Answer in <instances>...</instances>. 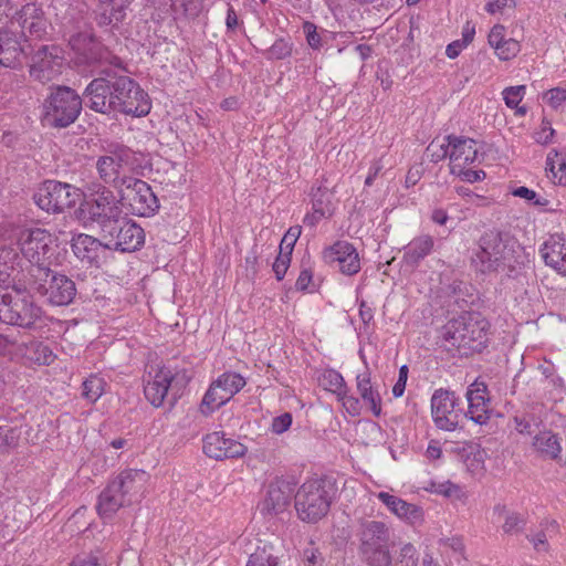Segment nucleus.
<instances>
[{
    "mask_svg": "<svg viewBox=\"0 0 566 566\" xmlns=\"http://www.w3.org/2000/svg\"><path fill=\"white\" fill-rule=\"evenodd\" d=\"M125 72L119 57L111 53L101 55L93 70L96 77L83 92L85 106L103 115L113 113L133 117L148 115L151 109L148 93Z\"/></svg>",
    "mask_w": 566,
    "mask_h": 566,
    "instance_id": "f257e3e1",
    "label": "nucleus"
},
{
    "mask_svg": "<svg viewBox=\"0 0 566 566\" xmlns=\"http://www.w3.org/2000/svg\"><path fill=\"white\" fill-rule=\"evenodd\" d=\"M13 290L19 294L38 297L52 306L70 305L77 293L76 284L71 277L51 268L39 266L23 273Z\"/></svg>",
    "mask_w": 566,
    "mask_h": 566,
    "instance_id": "f03ea898",
    "label": "nucleus"
},
{
    "mask_svg": "<svg viewBox=\"0 0 566 566\" xmlns=\"http://www.w3.org/2000/svg\"><path fill=\"white\" fill-rule=\"evenodd\" d=\"M521 256L522 248L517 240L507 231L493 229L480 238L473 262L482 273L505 269L513 272Z\"/></svg>",
    "mask_w": 566,
    "mask_h": 566,
    "instance_id": "7ed1b4c3",
    "label": "nucleus"
},
{
    "mask_svg": "<svg viewBox=\"0 0 566 566\" xmlns=\"http://www.w3.org/2000/svg\"><path fill=\"white\" fill-rule=\"evenodd\" d=\"M90 195L84 198L76 210L77 219L85 227H96L102 232H109L123 213L124 193L116 197L105 185L94 182L88 187Z\"/></svg>",
    "mask_w": 566,
    "mask_h": 566,
    "instance_id": "20e7f679",
    "label": "nucleus"
},
{
    "mask_svg": "<svg viewBox=\"0 0 566 566\" xmlns=\"http://www.w3.org/2000/svg\"><path fill=\"white\" fill-rule=\"evenodd\" d=\"M338 488L335 479L323 475L307 479L294 495L298 517L316 523L327 515Z\"/></svg>",
    "mask_w": 566,
    "mask_h": 566,
    "instance_id": "39448f33",
    "label": "nucleus"
},
{
    "mask_svg": "<svg viewBox=\"0 0 566 566\" xmlns=\"http://www.w3.org/2000/svg\"><path fill=\"white\" fill-rule=\"evenodd\" d=\"M84 95L66 85H55L49 88L41 106V122L50 128H66L78 118Z\"/></svg>",
    "mask_w": 566,
    "mask_h": 566,
    "instance_id": "423d86ee",
    "label": "nucleus"
},
{
    "mask_svg": "<svg viewBox=\"0 0 566 566\" xmlns=\"http://www.w3.org/2000/svg\"><path fill=\"white\" fill-rule=\"evenodd\" d=\"M489 327L480 312H464L442 327L441 337L444 346L480 352L488 340Z\"/></svg>",
    "mask_w": 566,
    "mask_h": 566,
    "instance_id": "0eeeda50",
    "label": "nucleus"
},
{
    "mask_svg": "<svg viewBox=\"0 0 566 566\" xmlns=\"http://www.w3.org/2000/svg\"><path fill=\"white\" fill-rule=\"evenodd\" d=\"M356 536L359 541L358 553L364 563L368 566L391 565V531L386 523L375 520H361Z\"/></svg>",
    "mask_w": 566,
    "mask_h": 566,
    "instance_id": "6e6552de",
    "label": "nucleus"
},
{
    "mask_svg": "<svg viewBox=\"0 0 566 566\" xmlns=\"http://www.w3.org/2000/svg\"><path fill=\"white\" fill-rule=\"evenodd\" d=\"M52 235L44 229L34 228L22 231L19 238V248L23 256V263L13 274V285L22 274L31 268H50V258L52 256Z\"/></svg>",
    "mask_w": 566,
    "mask_h": 566,
    "instance_id": "1a4fd4ad",
    "label": "nucleus"
},
{
    "mask_svg": "<svg viewBox=\"0 0 566 566\" xmlns=\"http://www.w3.org/2000/svg\"><path fill=\"white\" fill-rule=\"evenodd\" d=\"M190 379L191 375L186 369L172 373L168 367H160L154 375L148 374L144 386L145 397L154 407H160L169 392L172 401H176Z\"/></svg>",
    "mask_w": 566,
    "mask_h": 566,
    "instance_id": "9d476101",
    "label": "nucleus"
},
{
    "mask_svg": "<svg viewBox=\"0 0 566 566\" xmlns=\"http://www.w3.org/2000/svg\"><path fill=\"white\" fill-rule=\"evenodd\" d=\"M80 198V189L59 180H45L33 195L35 205L48 213H62L75 206Z\"/></svg>",
    "mask_w": 566,
    "mask_h": 566,
    "instance_id": "9b49d317",
    "label": "nucleus"
},
{
    "mask_svg": "<svg viewBox=\"0 0 566 566\" xmlns=\"http://www.w3.org/2000/svg\"><path fill=\"white\" fill-rule=\"evenodd\" d=\"M65 66V52L56 44H45L34 51L29 73L40 83H48L57 78Z\"/></svg>",
    "mask_w": 566,
    "mask_h": 566,
    "instance_id": "f8f14e48",
    "label": "nucleus"
},
{
    "mask_svg": "<svg viewBox=\"0 0 566 566\" xmlns=\"http://www.w3.org/2000/svg\"><path fill=\"white\" fill-rule=\"evenodd\" d=\"M459 403L460 398L452 390L439 388L433 391L430 400L431 417L439 430L451 432L458 429L463 417Z\"/></svg>",
    "mask_w": 566,
    "mask_h": 566,
    "instance_id": "ddd939ff",
    "label": "nucleus"
},
{
    "mask_svg": "<svg viewBox=\"0 0 566 566\" xmlns=\"http://www.w3.org/2000/svg\"><path fill=\"white\" fill-rule=\"evenodd\" d=\"M114 229L109 232L99 233L106 240L105 248L120 252H134L139 250L145 242L144 229L133 220L127 219L124 213L117 218Z\"/></svg>",
    "mask_w": 566,
    "mask_h": 566,
    "instance_id": "4468645a",
    "label": "nucleus"
},
{
    "mask_svg": "<svg viewBox=\"0 0 566 566\" xmlns=\"http://www.w3.org/2000/svg\"><path fill=\"white\" fill-rule=\"evenodd\" d=\"M42 310L33 301L13 300L8 293L0 294V322L22 328H32L41 317Z\"/></svg>",
    "mask_w": 566,
    "mask_h": 566,
    "instance_id": "2eb2a0df",
    "label": "nucleus"
},
{
    "mask_svg": "<svg viewBox=\"0 0 566 566\" xmlns=\"http://www.w3.org/2000/svg\"><path fill=\"white\" fill-rule=\"evenodd\" d=\"M122 186L129 191L124 195V198L128 200L133 214L151 217L158 211L159 200L146 181L134 177H125L122 180Z\"/></svg>",
    "mask_w": 566,
    "mask_h": 566,
    "instance_id": "dca6fc26",
    "label": "nucleus"
},
{
    "mask_svg": "<svg viewBox=\"0 0 566 566\" xmlns=\"http://www.w3.org/2000/svg\"><path fill=\"white\" fill-rule=\"evenodd\" d=\"M324 260L345 275L360 271V260L356 248L347 241H337L324 250Z\"/></svg>",
    "mask_w": 566,
    "mask_h": 566,
    "instance_id": "f3484780",
    "label": "nucleus"
},
{
    "mask_svg": "<svg viewBox=\"0 0 566 566\" xmlns=\"http://www.w3.org/2000/svg\"><path fill=\"white\" fill-rule=\"evenodd\" d=\"M203 452L207 457L221 461L243 457L248 448L241 442L226 438L220 431L208 433L203 438Z\"/></svg>",
    "mask_w": 566,
    "mask_h": 566,
    "instance_id": "a211bd4d",
    "label": "nucleus"
},
{
    "mask_svg": "<svg viewBox=\"0 0 566 566\" xmlns=\"http://www.w3.org/2000/svg\"><path fill=\"white\" fill-rule=\"evenodd\" d=\"M129 158L130 151L125 147H117L109 151L108 155L98 157L96 170L101 180L114 188L123 187L122 180L125 179L126 176L122 177L120 170L123 166L128 163Z\"/></svg>",
    "mask_w": 566,
    "mask_h": 566,
    "instance_id": "6ab92c4d",
    "label": "nucleus"
},
{
    "mask_svg": "<svg viewBox=\"0 0 566 566\" xmlns=\"http://www.w3.org/2000/svg\"><path fill=\"white\" fill-rule=\"evenodd\" d=\"M294 483L285 479H276L270 483L261 511L276 515L284 512L294 496Z\"/></svg>",
    "mask_w": 566,
    "mask_h": 566,
    "instance_id": "aec40b11",
    "label": "nucleus"
},
{
    "mask_svg": "<svg viewBox=\"0 0 566 566\" xmlns=\"http://www.w3.org/2000/svg\"><path fill=\"white\" fill-rule=\"evenodd\" d=\"M468 411L463 417L469 418L478 424H484L490 419V399L488 398V386L484 382L474 381L465 392Z\"/></svg>",
    "mask_w": 566,
    "mask_h": 566,
    "instance_id": "412c9836",
    "label": "nucleus"
},
{
    "mask_svg": "<svg viewBox=\"0 0 566 566\" xmlns=\"http://www.w3.org/2000/svg\"><path fill=\"white\" fill-rule=\"evenodd\" d=\"M444 140H449L451 146L449 159H450V172L455 174L457 168L465 167L471 165L478 159L476 142L465 136L448 135Z\"/></svg>",
    "mask_w": 566,
    "mask_h": 566,
    "instance_id": "4be33fe9",
    "label": "nucleus"
},
{
    "mask_svg": "<svg viewBox=\"0 0 566 566\" xmlns=\"http://www.w3.org/2000/svg\"><path fill=\"white\" fill-rule=\"evenodd\" d=\"M15 20L23 33L28 32L29 35L35 39H42L46 34L48 20L44 17L43 10L35 3L24 4L17 12Z\"/></svg>",
    "mask_w": 566,
    "mask_h": 566,
    "instance_id": "5701e85b",
    "label": "nucleus"
},
{
    "mask_svg": "<svg viewBox=\"0 0 566 566\" xmlns=\"http://www.w3.org/2000/svg\"><path fill=\"white\" fill-rule=\"evenodd\" d=\"M112 481L128 503L132 504L144 491L148 481V474L144 470L127 469L122 471Z\"/></svg>",
    "mask_w": 566,
    "mask_h": 566,
    "instance_id": "b1692460",
    "label": "nucleus"
},
{
    "mask_svg": "<svg viewBox=\"0 0 566 566\" xmlns=\"http://www.w3.org/2000/svg\"><path fill=\"white\" fill-rule=\"evenodd\" d=\"M541 254L546 265L566 276V237L552 235L541 248Z\"/></svg>",
    "mask_w": 566,
    "mask_h": 566,
    "instance_id": "393cba45",
    "label": "nucleus"
},
{
    "mask_svg": "<svg viewBox=\"0 0 566 566\" xmlns=\"http://www.w3.org/2000/svg\"><path fill=\"white\" fill-rule=\"evenodd\" d=\"M71 247L76 258L91 265L98 264L101 252L106 249L101 240L85 233L74 235Z\"/></svg>",
    "mask_w": 566,
    "mask_h": 566,
    "instance_id": "a878e982",
    "label": "nucleus"
},
{
    "mask_svg": "<svg viewBox=\"0 0 566 566\" xmlns=\"http://www.w3.org/2000/svg\"><path fill=\"white\" fill-rule=\"evenodd\" d=\"M127 505L130 504L111 480L98 495L96 510L101 518L107 520L112 518L120 507Z\"/></svg>",
    "mask_w": 566,
    "mask_h": 566,
    "instance_id": "bb28decb",
    "label": "nucleus"
},
{
    "mask_svg": "<svg viewBox=\"0 0 566 566\" xmlns=\"http://www.w3.org/2000/svg\"><path fill=\"white\" fill-rule=\"evenodd\" d=\"M20 248L10 245L0 247V285L13 289V274L17 272L23 260L20 258Z\"/></svg>",
    "mask_w": 566,
    "mask_h": 566,
    "instance_id": "cd10ccee",
    "label": "nucleus"
},
{
    "mask_svg": "<svg viewBox=\"0 0 566 566\" xmlns=\"http://www.w3.org/2000/svg\"><path fill=\"white\" fill-rule=\"evenodd\" d=\"M560 441L558 433L543 429L533 437L532 447L542 458L558 461L563 451Z\"/></svg>",
    "mask_w": 566,
    "mask_h": 566,
    "instance_id": "c85d7f7f",
    "label": "nucleus"
},
{
    "mask_svg": "<svg viewBox=\"0 0 566 566\" xmlns=\"http://www.w3.org/2000/svg\"><path fill=\"white\" fill-rule=\"evenodd\" d=\"M24 54L18 35L10 31L0 32V66L14 69Z\"/></svg>",
    "mask_w": 566,
    "mask_h": 566,
    "instance_id": "c756f323",
    "label": "nucleus"
},
{
    "mask_svg": "<svg viewBox=\"0 0 566 566\" xmlns=\"http://www.w3.org/2000/svg\"><path fill=\"white\" fill-rule=\"evenodd\" d=\"M69 43L73 51L86 57L87 62L93 66L92 71L96 67L101 55H105L107 53L101 52L97 54L95 52L96 44L94 35L90 31H81L72 34L69 39Z\"/></svg>",
    "mask_w": 566,
    "mask_h": 566,
    "instance_id": "7c9ffc66",
    "label": "nucleus"
},
{
    "mask_svg": "<svg viewBox=\"0 0 566 566\" xmlns=\"http://www.w3.org/2000/svg\"><path fill=\"white\" fill-rule=\"evenodd\" d=\"M433 245L434 240L431 235L428 234L412 239L405 247L403 262L411 268L417 266L427 255L431 253Z\"/></svg>",
    "mask_w": 566,
    "mask_h": 566,
    "instance_id": "2f4dec72",
    "label": "nucleus"
},
{
    "mask_svg": "<svg viewBox=\"0 0 566 566\" xmlns=\"http://www.w3.org/2000/svg\"><path fill=\"white\" fill-rule=\"evenodd\" d=\"M357 390L361 399L369 405L374 416L379 417L381 413V397L379 391L373 386L370 374L365 371L357 375Z\"/></svg>",
    "mask_w": 566,
    "mask_h": 566,
    "instance_id": "473e14b6",
    "label": "nucleus"
},
{
    "mask_svg": "<svg viewBox=\"0 0 566 566\" xmlns=\"http://www.w3.org/2000/svg\"><path fill=\"white\" fill-rule=\"evenodd\" d=\"M230 399V397H227V394H223L220 386H216V380H213L201 400L200 412L206 417L210 416Z\"/></svg>",
    "mask_w": 566,
    "mask_h": 566,
    "instance_id": "72a5a7b5",
    "label": "nucleus"
},
{
    "mask_svg": "<svg viewBox=\"0 0 566 566\" xmlns=\"http://www.w3.org/2000/svg\"><path fill=\"white\" fill-rule=\"evenodd\" d=\"M546 171L554 184L566 186V158L556 149H552L546 158Z\"/></svg>",
    "mask_w": 566,
    "mask_h": 566,
    "instance_id": "f704fd0d",
    "label": "nucleus"
},
{
    "mask_svg": "<svg viewBox=\"0 0 566 566\" xmlns=\"http://www.w3.org/2000/svg\"><path fill=\"white\" fill-rule=\"evenodd\" d=\"M106 4L104 10L98 14L97 22L99 25H117L126 15V6L122 0L102 2Z\"/></svg>",
    "mask_w": 566,
    "mask_h": 566,
    "instance_id": "c9c22d12",
    "label": "nucleus"
},
{
    "mask_svg": "<svg viewBox=\"0 0 566 566\" xmlns=\"http://www.w3.org/2000/svg\"><path fill=\"white\" fill-rule=\"evenodd\" d=\"M216 380V386H220L227 397L232 398L247 384L243 376L234 371H224Z\"/></svg>",
    "mask_w": 566,
    "mask_h": 566,
    "instance_id": "e433bc0d",
    "label": "nucleus"
},
{
    "mask_svg": "<svg viewBox=\"0 0 566 566\" xmlns=\"http://www.w3.org/2000/svg\"><path fill=\"white\" fill-rule=\"evenodd\" d=\"M319 386L338 396H344V390L347 388L346 382L340 373L334 369H326L318 377Z\"/></svg>",
    "mask_w": 566,
    "mask_h": 566,
    "instance_id": "4c0bfd02",
    "label": "nucleus"
},
{
    "mask_svg": "<svg viewBox=\"0 0 566 566\" xmlns=\"http://www.w3.org/2000/svg\"><path fill=\"white\" fill-rule=\"evenodd\" d=\"M333 193L326 187L312 188V208L321 216L329 217L333 212Z\"/></svg>",
    "mask_w": 566,
    "mask_h": 566,
    "instance_id": "58836bf2",
    "label": "nucleus"
},
{
    "mask_svg": "<svg viewBox=\"0 0 566 566\" xmlns=\"http://www.w3.org/2000/svg\"><path fill=\"white\" fill-rule=\"evenodd\" d=\"M495 512L504 514V523L502 530L505 534H517L522 532L526 525L525 517L516 512H507L504 505H496Z\"/></svg>",
    "mask_w": 566,
    "mask_h": 566,
    "instance_id": "ea45409f",
    "label": "nucleus"
},
{
    "mask_svg": "<svg viewBox=\"0 0 566 566\" xmlns=\"http://www.w3.org/2000/svg\"><path fill=\"white\" fill-rule=\"evenodd\" d=\"M27 353L29 358L38 365H51L55 355L51 348L39 340H33L27 346Z\"/></svg>",
    "mask_w": 566,
    "mask_h": 566,
    "instance_id": "a19ab883",
    "label": "nucleus"
},
{
    "mask_svg": "<svg viewBox=\"0 0 566 566\" xmlns=\"http://www.w3.org/2000/svg\"><path fill=\"white\" fill-rule=\"evenodd\" d=\"M245 566H281L277 556L272 552V547H258L254 553L249 556Z\"/></svg>",
    "mask_w": 566,
    "mask_h": 566,
    "instance_id": "79ce46f5",
    "label": "nucleus"
},
{
    "mask_svg": "<svg viewBox=\"0 0 566 566\" xmlns=\"http://www.w3.org/2000/svg\"><path fill=\"white\" fill-rule=\"evenodd\" d=\"M21 429L18 427L0 426V452H9L19 446Z\"/></svg>",
    "mask_w": 566,
    "mask_h": 566,
    "instance_id": "37998d69",
    "label": "nucleus"
},
{
    "mask_svg": "<svg viewBox=\"0 0 566 566\" xmlns=\"http://www.w3.org/2000/svg\"><path fill=\"white\" fill-rule=\"evenodd\" d=\"M105 380L96 375L90 376L83 382V396L90 401L95 402L103 395Z\"/></svg>",
    "mask_w": 566,
    "mask_h": 566,
    "instance_id": "c03bdc74",
    "label": "nucleus"
},
{
    "mask_svg": "<svg viewBox=\"0 0 566 566\" xmlns=\"http://www.w3.org/2000/svg\"><path fill=\"white\" fill-rule=\"evenodd\" d=\"M396 515L411 525L420 524L423 521V511L420 506L408 503L405 500L400 504Z\"/></svg>",
    "mask_w": 566,
    "mask_h": 566,
    "instance_id": "a18cd8bd",
    "label": "nucleus"
},
{
    "mask_svg": "<svg viewBox=\"0 0 566 566\" xmlns=\"http://www.w3.org/2000/svg\"><path fill=\"white\" fill-rule=\"evenodd\" d=\"M264 54L269 60L286 59L292 54V43L283 38L277 39Z\"/></svg>",
    "mask_w": 566,
    "mask_h": 566,
    "instance_id": "49530a36",
    "label": "nucleus"
},
{
    "mask_svg": "<svg viewBox=\"0 0 566 566\" xmlns=\"http://www.w3.org/2000/svg\"><path fill=\"white\" fill-rule=\"evenodd\" d=\"M495 54L502 61H509L516 56L520 52V43L514 39H506L497 48L494 49Z\"/></svg>",
    "mask_w": 566,
    "mask_h": 566,
    "instance_id": "de8ad7c7",
    "label": "nucleus"
},
{
    "mask_svg": "<svg viewBox=\"0 0 566 566\" xmlns=\"http://www.w3.org/2000/svg\"><path fill=\"white\" fill-rule=\"evenodd\" d=\"M526 91L525 85L510 86L503 91V98L510 108H515L523 99Z\"/></svg>",
    "mask_w": 566,
    "mask_h": 566,
    "instance_id": "09e8293b",
    "label": "nucleus"
},
{
    "mask_svg": "<svg viewBox=\"0 0 566 566\" xmlns=\"http://www.w3.org/2000/svg\"><path fill=\"white\" fill-rule=\"evenodd\" d=\"M451 150V146H449V140H444V143L437 145L436 140H432L430 145L427 147V153L430 156V161L439 163L447 157L449 158Z\"/></svg>",
    "mask_w": 566,
    "mask_h": 566,
    "instance_id": "8fccbe9b",
    "label": "nucleus"
},
{
    "mask_svg": "<svg viewBox=\"0 0 566 566\" xmlns=\"http://www.w3.org/2000/svg\"><path fill=\"white\" fill-rule=\"evenodd\" d=\"M302 28H303V32L305 34L307 44L313 50L321 49L323 46V40H322L321 33L317 31L316 24H314L313 22H310V21H305L303 23Z\"/></svg>",
    "mask_w": 566,
    "mask_h": 566,
    "instance_id": "3c124183",
    "label": "nucleus"
},
{
    "mask_svg": "<svg viewBox=\"0 0 566 566\" xmlns=\"http://www.w3.org/2000/svg\"><path fill=\"white\" fill-rule=\"evenodd\" d=\"M302 233V227L301 226H293L291 227L286 233L284 234L281 244L280 250L284 252H290L292 254L294 245L300 238Z\"/></svg>",
    "mask_w": 566,
    "mask_h": 566,
    "instance_id": "603ef678",
    "label": "nucleus"
},
{
    "mask_svg": "<svg viewBox=\"0 0 566 566\" xmlns=\"http://www.w3.org/2000/svg\"><path fill=\"white\" fill-rule=\"evenodd\" d=\"M292 254L290 252H284L280 250L279 255L276 256L273 263V272L275 273V277L277 281H282L289 266L291 263Z\"/></svg>",
    "mask_w": 566,
    "mask_h": 566,
    "instance_id": "864d4df0",
    "label": "nucleus"
},
{
    "mask_svg": "<svg viewBox=\"0 0 566 566\" xmlns=\"http://www.w3.org/2000/svg\"><path fill=\"white\" fill-rule=\"evenodd\" d=\"M538 426L541 421H536V418L532 415L515 416L514 423L515 429L521 434L531 436L533 433L532 424Z\"/></svg>",
    "mask_w": 566,
    "mask_h": 566,
    "instance_id": "5fc2aeb1",
    "label": "nucleus"
},
{
    "mask_svg": "<svg viewBox=\"0 0 566 566\" xmlns=\"http://www.w3.org/2000/svg\"><path fill=\"white\" fill-rule=\"evenodd\" d=\"M146 6L157 12V18L161 19L165 14L176 11V0H146Z\"/></svg>",
    "mask_w": 566,
    "mask_h": 566,
    "instance_id": "6e6d98bb",
    "label": "nucleus"
},
{
    "mask_svg": "<svg viewBox=\"0 0 566 566\" xmlns=\"http://www.w3.org/2000/svg\"><path fill=\"white\" fill-rule=\"evenodd\" d=\"M303 560L307 566H323L324 557L322 553L315 547L314 542H311L308 547L303 549Z\"/></svg>",
    "mask_w": 566,
    "mask_h": 566,
    "instance_id": "4d7b16f0",
    "label": "nucleus"
},
{
    "mask_svg": "<svg viewBox=\"0 0 566 566\" xmlns=\"http://www.w3.org/2000/svg\"><path fill=\"white\" fill-rule=\"evenodd\" d=\"M292 421L293 418L290 412H284L274 417L271 424V431L275 434H282L291 428Z\"/></svg>",
    "mask_w": 566,
    "mask_h": 566,
    "instance_id": "13d9d810",
    "label": "nucleus"
},
{
    "mask_svg": "<svg viewBox=\"0 0 566 566\" xmlns=\"http://www.w3.org/2000/svg\"><path fill=\"white\" fill-rule=\"evenodd\" d=\"M337 399L342 401L343 407L350 416L356 417L360 415V401L357 397L347 395V388L344 390V396H338Z\"/></svg>",
    "mask_w": 566,
    "mask_h": 566,
    "instance_id": "bf43d9fd",
    "label": "nucleus"
},
{
    "mask_svg": "<svg viewBox=\"0 0 566 566\" xmlns=\"http://www.w3.org/2000/svg\"><path fill=\"white\" fill-rule=\"evenodd\" d=\"M513 195L532 202L534 206H544L547 202L546 199L539 198L534 190L524 186L514 189Z\"/></svg>",
    "mask_w": 566,
    "mask_h": 566,
    "instance_id": "052dcab7",
    "label": "nucleus"
},
{
    "mask_svg": "<svg viewBox=\"0 0 566 566\" xmlns=\"http://www.w3.org/2000/svg\"><path fill=\"white\" fill-rule=\"evenodd\" d=\"M554 135L555 129L552 127L551 122L544 118L541 129L535 133V140L541 145H547L553 140Z\"/></svg>",
    "mask_w": 566,
    "mask_h": 566,
    "instance_id": "680f3d73",
    "label": "nucleus"
},
{
    "mask_svg": "<svg viewBox=\"0 0 566 566\" xmlns=\"http://www.w3.org/2000/svg\"><path fill=\"white\" fill-rule=\"evenodd\" d=\"M436 492L446 497L457 500L461 499L463 495L461 488L450 481L438 484Z\"/></svg>",
    "mask_w": 566,
    "mask_h": 566,
    "instance_id": "e2e57ef3",
    "label": "nucleus"
},
{
    "mask_svg": "<svg viewBox=\"0 0 566 566\" xmlns=\"http://www.w3.org/2000/svg\"><path fill=\"white\" fill-rule=\"evenodd\" d=\"M400 560L406 562V566H417L418 554L411 543L405 544L400 549Z\"/></svg>",
    "mask_w": 566,
    "mask_h": 566,
    "instance_id": "0e129e2a",
    "label": "nucleus"
},
{
    "mask_svg": "<svg viewBox=\"0 0 566 566\" xmlns=\"http://www.w3.org/2000/svg\"><path fill=\"white\" fill-rule=\"evenodd\" d=\"M454 175L459 176L467 182H475L485 178V172L483 170L465 169V167L457 168V172Z\"/></svg>",
    "mask_w": 566,
    "mask_h": 566,
    "instance_id": "69168bd1",
    "label": "nucleus"
},
{
    "mask_svg": "<svg viewBox=\"0 0 566 566\" xmlns=\"http://www.w3.org/2000/svg\"><path fill=\"white\" fill-rule=\"evenodd\" d=\"M488 40H489V44L493 49L497 48L501 43H503L506 40L505 39V28L501 24H495L491 29Z\"/></svg>",
    "mask_w": 566,
    "mask_h": 566,
    "instance_id": "338daca9",
    "label": "nucleus"
},
{
    "mask_svg": "<svg viewBox=\"0 0 566 566\" xmlns=\"http://www.w3.org/2000/svg\"><path fill=\"white\" fill-rule=\"evenodd\" d=\"M71 566H103V563L96 555L91 553L85 556H76L72 560Z\"/></svg>",
    "mask_w": 566,
    "mask_h": 566,
    "instance_id": "774afa93",
    "label": "nucleus"
}]
</instances>
